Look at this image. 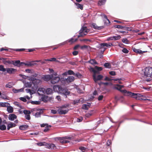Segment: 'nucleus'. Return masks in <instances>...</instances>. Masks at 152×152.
Masks as SVG:
<instances>
[{
	"label": "nucleus",
	"mask_w": 152,
	"mask_h": 152,
	"mask_svg": "<svg viewBox=\"0 0 152 152\" xmlns=\"http://www.w3.org/2000/svg\"><path fill=\"white\" fill-rule=\"evenodd\" d=\"M53 89L55 92H58L62 95H65L66 97H67V95L70 94V92L68 90L64 88L59 85H54L53 87Z\"/></svg>",
	"instance_id": "nucleus-1"
},
{
	"label": "nucleus",
	"mask_w": 152,
	"mask_h": 152,
	"mask_svg": "<svg viewBox=\"0 0 152 152\" xmlns=\"http://www.w3.org/2000/svg\"><path fill=\"white\" fill-rule=\"evenodd\" d=\"M123 92L126 93L127 96H131L134 98H135L136 99L139 100H142V97L143 96L140 94L132 93L130 92L127 91L126 90H124Z\"/></svg>",
	"instance_id": "nucleus-2"
},
{
	"label": "nucleus",
	"mask_w": 152,
	"mask_h": 152,
	"mask_svg": "<svg viewBox=\"0 0 152 152\" xmlns=\"http://www.w3.org/2000/svg\"><path fill=\"white\" fill-rule=\"evenodd\" d=\"M69 106L68 104L64 105L59 107L57 110V112L60 115H64L66 114L69 111L68 108Z\"/></svg>",
	"instance_id": "nucleus-3"
},
{
	"label": "nucleus",
	"mask_w": 152,
	"mask_h": 152,
	"mask_svg": "<svg viewBox=\"0 0 152 152\" xmlns=\"http://www.w3.org/2000/svg\"><path fill=\"white\" fill-rule=\"evenodd\" d=\"M89 31L87 29L86 27H82L81 29L79 31V35L78 36V38H79L80 37H83L87 34Z\"/></svg>",
	"instance_id": "nucleus-4"
},
{
	"label": "nucleus",
	"mask_w": 152,
	"mask_h": 152,
	"mask_svg": "<svg viewBox=\"0 0 152 152\" xmlns=\"http://www.w3.org/2000/svg\"><path fill=\"white\" fill-rule=\"evenodd\" d=\"M144 75L146 77H152V67H146L144 72Z\"/></svg>",
	"instance_id": "nucleus-5"
},
{
	"label": "nucleus",
	"mask_w": 152,
	"mask_h": 152,
	"mask_svg": "<svg viewBox=\"0 0 152 152\" xmlns=\"http://www.w3.org/2000/svg\"><path fill=\"white\" fill-rule=\"evenodd\" d=\"M29 80L32 81V83L35 86H37L40 84L41 83V81L39 79H36L32 77H30Z\"/></svg>",
	"instance_id": "nucleus-6"
},
{
	"label": "nucleus",
	"mask_w": 152,
	"mask_h": 152,
	"mask_svg": "<svg viewBox=\"0 0 152 152\" xmlns=\"http://www.w3.org/2000/svg\"><path fill=\"white\" fill-rule=\"evenodd\" d=\"M58 140L60 142L62 143H66L69 142V141L66 139L70 140L71 137L66 136L63 137H58Z\"/></svg>",
	"instance_id": "nucleus-7"
},
{
	"label": "nucleus",
	"mask_w": 152,
	"mask_h": 152,
	"mask_svg": "<svg viewBox=\"0 0 152 152\" xmlns=\"http://www.w3.org/2000/svg\"><path fill=\"white\" fill-rule=\"evenodd\" d=\"M53 77V75L52 74L45 75H43V77H41V78L45 81H48L50 80H51V79Z\"/></svg>",
	"instance_id": "nucleus-8"
},
{
	"label": "nucleus",
	"mask_w": 152,
	"mask_h": 152,
	"mask_svg": "<svg viewBox=\"0 0 152 152\" xmlns=\"http://www.w3.org/2000/svg\"><path fill=\"white\" fill-rule=\"evenodd\" d=\"M103 77V76L101 75H99L96 76L95 73L93 75V79L95 83H97L98 80H101Z\"/></svg>",
	"instance_id": "nucleus-9"
},
{
	"label": "nucleus",
	"mask_w": 152,
	"mask_h": 152,
	"mask_svg": "<svg viewBox=\"0 0 152 152\" xmlns=\"http://www.w3.org/2000/svg\"><path fill=\"white\" fill-rule=\"evenodd\" d=\"M37 94L40 96H43L45 94V89L43 88H39L37 90Z\"/></svg>",
	"instance_id": "nucleus-10"
},
{
	"label": "nucleus",
	"mask_w": 152,
	"mask_h": 152,
	"mask_svg": "<svg viewBox=\"0 0 152 152\" xmlns=\"http://www.w3.org/2000/svg\"><path fill=\"white\" fill-rule=\"evenodd\" d=\"M38 111L35 114V116L36 118H39L41 116V114H42L44 112V109H36Z\"/></svg>",
	"instance_id": "nucleus-11"
},
{
	"label": "nucleus",
	"mask_w": 152,
	"mask_h": 152,
	"mask_svg": "<svg viewBox=\"0 0 152 152\" xmlns=\"http://www.w3.org/2000/svg\"><path fill=\"white\" fill-rule=\"evenodd\" d=\"M60 78L59 77H53L51 80V83L53 84H55L58 83L60 80Z\"/></svg>",
	"instance_id": "nucleus-12"
},
{
	"label": "nucleus",
	"mask_w": 152,
	"mask_h": 152,
	"mask_svg": "<svg viewBox=\"0 0 152 152\" xmlns=\"http://www.w3.org/2000/svg\"><path fill=\"white\" fill-rule=\"evenodd\" d=\"M0 59L2 61V63L5 65H7V64H12V62L11 61L7 60V58H0Z\"/></svg>",
	"instance_id": "nucleus-13"
},
{
	"label": "nucleus",
	"mask_w": 152,
	"mask_h": 152,
	"mask_svg": "<svg viewBox=\"0 0 152 152\" xmlns=\"http://www.w3.org/2000/svg\"><path fill=\"white\" fill-rule=\"evenodd\" d=\"M6 70L7 71V73L11 74H14L16 71L17 70L13 68H7L6 69Z\"/></svg>",
	"instance_id": "nucleus-14"
},
{
	"label": "nucleus",
	"mask_w": 152,
	"mask_h": 152,
	"mask_svg": "<svg viewBox=\"0 0 152 152\" xmlns=\"http://www.w3.org/2000/svg\"><path fill=\"white\" fill-rule=\"evenodd\" d=\"M64 81H66L67 83L72 82L74 81L75 80V78L73 76H68L67 78L66 79L64 78H63Z\"/></svg>",
	"instance_id": "nucleus-15"
},
{
	"label": "nucleus",
	"mask_w": 152,
	"mask_h": 152,
	"mask_svg": "<svg viewBox=\"0 0 152 152\" xmlns=\"http://www.w3.org/2000/svg\"><path fill=\"white\" fill-rule=\"evenodd\" d=\"M113 45L111 43H101L99 45V48H103L104 47H110Z\"/></svg>",
	"instance_id": "nucleus-16"
},
{
	"label": "nucleus",
	"mask_w": 152,
	"mask_h": 152,
	"mask_svg": "<svg viewBox=\"0 0 152 152\" xmlns=\"http://www.w3.org/2000/svg\"><path fill=\"white\" fill-rule=\"evenodd\" d=\"M12 64L14 66H20L23 63V62H20V60H17L15 61H11Z\"/></svg>",
	"instance_id": "nucleus-17"
},
{
	"label": "nucleus",
	"mask_w": 152,
	"mask_h": 152,
	"mask_svg": "<svg viewBox=\"0 0 152 152\" xmlns=\"http://www.w3.org/2000/svg\"><path fill=\"white\" fill-rule=\"evenodd\" d=\"M17 118V116L15 114H10L9 115V119L10 121H13L15 119H16Z\"/></svg>",
	"instance_id": "nucleus-18"
},
{
	"label": "nucleus",
	"mask_w": 152,
	"mask_h": 152,
	"mask_svg": "<svg viewBox=\"0 0 152 152\" xmlns=\"http://www.w3.org/2000/svg\"><path fill=\"white\" fill-rule=\"evenodd\" d=\"M46 147L49 149H53L56 148V146L54 144L52 143L48 144L47 143Z\"/></svg>",
	"instance_id": "nucleus-19"
},
{
	"label": "nucleus",
	"mask_w": 152,
	"mask_h": 152,
	"mask_svg": "<svg viewBox=\"0 0 152 152\" xmlns=\"http://www.w3.org/2000/svg\"><path fill=\"white\" fill-rule=\"evenodd\" d=\"M135 52L139 54H142L143 53H144L147 52V51H142L140 49H137L135 48H133L132 49Z\"/></svg>",
	"instance_id": "nucleus-20"
},
{
	"label": "nucleus",
	"mask_w": 152,
	"mask_h": 152,
	"mask_svg": "<svg viewBox=\"0 0 152 152\" xmlns=\"http://www.w3.org/2000/svg\"><path fill=\"white\" fill-rule=\"evenodd\" d=\"M16 126V125L14 123L10 122V123L8 124L7 126V129L9 130L10 128L13 127H15Z\"/></svg>",
	"instance_id": "nucleus-21"
},
{
	"label": "nucleus",
	"mask_w": 152,
	"mask_h": 152,
	"mask_svg": "<svg viewBox=\"0 0 152 152\" xmlns=\"http://www.w3.org/2000/svg\"><path fill=\"white\" fill-rule=\"evenodd\" d=\"M92 27L94 29H97L98 30H100L102 28V26H98L96 25L94 23H93L92 24Z\"/></svg>",
	"instance_id": "nucleus-22"
},
{
	"label": "nucleus",
	"mask_w": 152,
	"mask_h": 152,
	"mask_svg": "<svg viewBox=\"0 0 152 152\" xmlns=\"http://www.w3.org/2000/svg\"><path fill=\"white\" fill-rule=\"evenodd\" d=\"M45 94L49 95L52 94L53 92L52 89L50 88H48L46 89H45Z\"/></svg>",
	"instance_id": "nucleus-23"
},
{
	"label": "nucleus",
	"mask_w": 152,
	"mask_h": 152,
	"mask_svg": "<svg viewBox=\"0 0 152 152\" xmlns=\"http://www.w3.org/2000/svg\"><path fill=\"white\" fill-rule=\"evenodd\" d=\"M9 105H10V104L8 102H1L0 103V106L1 107H7Z\"/></svg>",
	"instance_id": "nucleus-24"
},
{
	"label": "nucleus",
	"mask_w": 152,
	"mask_h": 152,
	"mask_svg": "<svg viewBox=\"0 0 152 152\" xmlns=\"http://www.w3.org/2000/svg\"><path fill=\"white\" fill-rule=\"evenodd\" d=\"M87 62L90 63L92 64H97L98 63L94 59H91Z\"/></svg>",
	"instance_id": "nucleus-25"
},
{
	"label": "nucleus",
	"mask_w": 152,
	"mask_h": 152,
	"mask_svg": "<svg viewBox=\"0 0 152 152\" xmlns=\"http://www.w3.org/2000/svg\"><path fill=\"white\" fill-rule=\"evenodd\" d=\"M96 70H95L94 69H93V71L95 74L97 73V72L101 71L102 69V67H96Z\"/></svg>",
	"instance_id": "nucleus-26"
},
{
	"label": "nucleus",
	"mask_w": 152,
	"mask_h": 152,
	"mask_svg": "<svg viewBox=\"0 0 152 152\" xmlns=\"http://www.w3.org/2000/svg\"><path fill=\"white\" fill-rule=\"evenodd\" d=\"M7 110L8 113H12L13 112V108L10 105L8 106L7 108Z\"/></svg>",
	"instance_id": "nucleus-27"
},
{
	"label": "nucleus",
	"mask_w": 152,
	"mask_h": 152,
	"mask_svg": "<svg viewBox=\"0 0 152 152\" xmlns=\"http://www.w3.org/2000/svg\"><path fill=\"white\" fill-rule=\"evenodd\" d=\"M121 80V79H111L107 77H105V78L104 79V80H106V81H110L111 80H114L115 81H117V80H118L120 81Z\"/></svg>",
	"instance_id": "nucleus-28"
},
{
	"label": "nucleus",
	"mask_w": 152,
	"mask_h": 152,
	"mask_svg": "<svg viewBox=\"0 0 152 152\" xmlns=\"http://www.w3.org/2000/svg\"><path fill=\"white\" fill-rule=\"evenodd\" d=\"M106 0H99L98 2V4L99 6L103 5L105 4Z\"/></svg>",
	"instance_id": "nucleus-29"
},
{
	"label": "nucleus",
	"mask_w": 152,
	"mask_h": 152,
	"mask_svg": "<svg viewBox=\"0 0 152 152\" xmlns=\"http://www.w3.org/2000/svg\"><path fill=\"white\" fill-rule=\"evenodd\" d=\"M75 4L77 6V9H80L82 10L83 9V5L78 4L77 3H75Z\"/></svg>",
	"instance_id": "nucleus-30"
},
{
	"label": "nucleus",
	"mask_w": 152,
	"mask_h": 152,
	"mask_svg": "<svg viewBox=\"0 0 152 152\" xmlns=\"http://www.w3.org/2000/svg\"><path fill=\"white\" fill-rule=\"evenodd\" d=\"M30 77H37L39 78H41V76L40 75H38L37 73L35 72L33 73V75H32Z\"/></svg>",
	"instance_id": "nucleus-31"
},
{
	"label": "nucleus",
	"mask_w": 152,
	"mask_h": 152,
	"mask_svg": "<svg viewBox=\"0 0 152 152\" xmlns=\"http://www.w3.org/2000/svg\"><path fill=\"white\" fill-rule=\"evenodd\" d=\"M90 105V104H83V105L82 107L83 109L88 110Z\"/></svg>",
	"instance_id": "nucleus-32"
},
{
	"label": "nucleus",
	"mask_w": 152,
	"mask_h": 152,
	"mask_svg": "<svg viewBox=\"0 0 152 152\" xmlns=\"http://www.w3.org/2000/svg\"><path fill=\"white\" fill-rule=\"evenodd\" d=\"M24 86L26 87H30L32 86V82H26L24 84Z\"/></svg>",
	"instance_id": "nucleus-33"
},
{
	"label": "nucleus",
	"mask_w": 152,
	"mask_h": 152,
	"mask_svg": "<svg viewBox=\"0 0 152 152\" xmlns=\"http://www.w3.org/2000/svg\"><path fill=\"white\" fill-rule=\"evenodd\" d=\"M28 127V126L26 125L21 126L19 127V129L21 130H24Z\"/></svg>",
	"instance_id": "nucleus-34"
},
{
	"label": "nucleus",
	"mask_w": 152,
	"mask_h": 152,
	"mask_svg": "<svg viewBox=\"0 0 152 152\" xmlns=\"http://www.w3.org/2000/svg\"><path fill=\"white\" fill-rule=\"evenodd\" d=\"M47 143L45 142H39L37 143V145L39 146L45 145L46 146Z\"/></svg>",
	"instance_id": "nucleus-35"
},
{
	"label": "nucleus",
	"mask_w": 152,
	"mask_h": 152,
	"mask_svg": "<svg viewBox=\"0 0 152 152\" xmlns=\"http://www.w3.org/2000/svg\"><path fill=\"white\" fill-rule=\"evenodd\" d=\"M42 97V101L45 102H46L48 101V97L47 96H43Z\"/></svg>",
	"instance_id": "nucleus-36"
},
{
	"label": "nucleus",
	"mask_w": 152,
	"mask_h": 152,
	"mask_svg": "<svg viewBox=\"0 0 152 152\" xmlns=\"http://www.w3.org/2000/svg\"><path fill=\"white\" fill-rule=\"evenodd\" d=\"M90 47L89 46L85 45L80 46L81 49L82 50H83L85 49H88V48Z\"/></svg>",
	"instance_id": "nucleus-37"
},
{
	"label": "nucleus",
	"mask_w": 152,
	"mask_h": 152,
	"mask_svg": "<svg viewBox=\"0 0 152 152\" xmlns=\"http://www.w3.org/2000/svg\"><path fill=\"white\" fill-rule=\"evenodd\" d=\"M120 86H121V85H116V86L115 87V88L116 89H117L119 91L121 92H123V90H121V88Z\"/></svg>",
	"instance_id": "nucleus-38"
},
{
	"label": "nucleus",
	"mask_w": 152,
	"mask_h": 152,
	"mask_svg": "<svg viewBox=\"0 0 152 152\" xmlns=\"http://www.w3.org/2000/svg\"><path fill=\"white\" fill-rule=\"evenodd\" d=\"M104 66L106 68H110L111 67V65L109 63H106L104 64Z\"/></svg>",
	"instance_id": "nucleus-39"
},
{
	"label": "nucleus",
	"mask_w": 152,
	"mask_h": 152,
	"mask_svg": "<svg viewBox=\"0 0 152 152\" xmlns=\"http://www.w3.org/2000/svg\"><path fill=\"white\" fill-rule=\"evenodd\" d=\"M114 40H118L121 38V36L119 35L113 36Z\"/></svg>",
	"instance_id": "nucleus-40"
},
{
	"label": "nucleus",
	"mask_w": 152,
	"mask_h": 152,
	"mask_svg": "<svg viewBox=\"0 0 152 152\" xmlns=\"http://www.w3.org/2000/svg\"><path fill=\"white\" fill-rule=\"evenodd\" d=\"M5 68H4V66L2 65H0V71L4 72L6 71Z\"/></svg>",
	"instance_id": "nucleus-41"
},
{
	"label": "nucleus",
	"mask_w": 152,
	"mask_h": 152,
	"mask_svg": "<svg viewBox=\"0 0 152 152\" xmlns=\"http://www.w3.org/2000/svg\"><path fill=\"white\" fill-rule=\"evenodd\" d=\"M31 103L34 104H39L40 103V102L39 101H32L31 102Z\"/></svg>",
	"instance_id": "nucleus-42"
},
{
	"label": "nucleus",
	"mask_w": 152,
	"mask_h": 152,
	"mask_svg": "<svg viewBox=\"0 0 152 152\" xmlns=\"http://www.w3.org/2000/svg\"><path fill=\"white\" fill-rule=\"evenodd\" d=\"M6 127L4 125H0V129L2 130H4L6 129Z\"/></svg>",
	"instance_id": "nucleus-43"
},
{
	"label": "nucleus",
	"mask_w": 152,
	"mask_h": 152,
	"mask_svg": "<svg viewBox=\"0 0 152 152\" xmlns=\"http://www.w3.org/2000/svg\"><path fill=\"white\" fill-rule=\"evenodd\" d=\"M101 15L102 17H104V18H105L106 20L108 21V23H110V22L109 20L107 18V17L106 15L104 14H102Z\"/></svg>",
	"instance_id": "nucleus-44"
},
{
	"label": "nucleus",
	"mask_w": 152,
	"mask_h": 152,
	"mask_svg": "<svg viewBox=\"0 0 152 152\" xmlns=\"http://www.w3.org/2000/svg\"><path fill=\"white\" fill-rule=\"evenodd\" d=\"M14 51H21L24 50L25 49L24 48H21V49H12Z\"/></svg>",
	"instance_id": "nucleus-45"
},
{
	"label": "nucleus",
	"mask_w": 152,
	"mask_h": 152,
	"mask_svg": "<svg viewBox=\"0 0 152 152\" xmlns=\"http://www.w3.org/2000/svg\"><path fill=\"white\" fill-rule=\"evenodd\" d=\"M123 29L127 30L128 31H131V29L130 28L127 27L123 26Z\"/></svg>",
	"instance_id": "nucleus-46"
},
{
	"label": "nucleus",
	"mask_w": 152,
	"mask_h": 152,
	"mask_svg": "<svg viewBox=\"0 0 152 152\" xmlns=\"http://www.w3.org/2000/svg\"><path fill=\"white\" fill-rule=\"evenodd\" d=\"M79 149L80 150L83 152H85V151L86 150L87 148L84 147H81L79 148Z\"/></svg>",
	"instance_id": "nucleus-47"
},
{
	"label": "nucleus",
	"mask_w": 152,
	"mask_h": 152,
	"mask_svg": "<svg viewBox=\"0 0 152 152\" xmlns=\"http://www.w3.org/2000/svg\"><path fill=\"white\" fill-rule=\"evenodd\" d=\"M19 76L21 77H22L24 79H27V78H28V79H29V77H28V76H26V75H21V74H20L19 75Z\"/></svg>",
	"instance_id": "nucleus-48"
},
{
	"label": "nucleus",
	"mask_w": 152,
	"mask_h": 152,
	"mask_svg": "<svg viewBox=\"0 0 152 152\" xmlns=\"http://www.w3.org/2000/svg\"><path fill=\"white\" fill-rule=\"evenodd\" d=\"M25 90L27 93H29L30 95H31L33 94L31 90L30 89L27 88Z\"/></svg>",
	"instance_id": "nucleus-49"
},
{
	"label": "nucleus",
	"mask_w": 152,
	"mask_h": 152,
	"mask_svg": "<svg viewBox=\"0 0 152 152\" xmlns=\"http://www.w3.org/2000/svg\"><path fill=\"white\" fill-rule=\"evenodd\" d=\"M67 73L69 75H74L75 73L72 70H69L67 71Z\"/></svg>",
	"instance_id": "nucleus-50"
},
{
	"label": "nucleus",
	"mask_w": 152,
	"mask_h": 152,
	"mask_svg": "<svg viewBox=\"0 0 152 152\" xmlns=\"http://www.w3.org/2000/svg\"><path fill=\"white\" fill-rule=\"evenodd\" d=\"M23 113L25 114V115H26L27 114H30L31 112L29 111L24 110H23Z\"/></svg>",
	"instance_id": "nucleus-51"
},
{
	"label": "nucleus",
	"mask_w": 152,
	"mask_h": 152,
	"mask_svg": "<svg viewBox=\"0 0 152 152\" xmlns=\"http://www.w3.org/2000/svg\"><path fill=\"white\" fill-rule=\"evenodd\" d=\"M41 126L42 127H45L46 126L47 127H51V126H50V125L48 126V125L47 124H41Z\"/></svg>",
	"instance_id": "nucleus-52"
},
{
	"label": "nucleus",
	"mask_w": 152,
	"mask_h": 152,
	"mask_svg": "<svg viewBox=\"0 0 152 152\" xmlns=\"http://www.w3.org/2000/svg\"><path fill=\"white\" fill-rule=\"evenodd\" d=\"M122 51L124 53H127L129 52V50L126 48H124L122 50Z\"/></svg>",
	"instance_id": "nucleus-53"
},
{
	"label": "nucleus",
	"mask_w": 152,
	"mask_h": 152,
	"mask_svg": "<svg viewBox=\"0 0 152 152\" xmlns=\"http://www.w3.org/2000/svg\"><path fill=\"white\" fill-rule=\"evenodd\" d=\"M20 99L24 102H26L27 101L26 98L25 97H20Z\"/></svg>",
	"instance_id": "nucleus-54"
},
{
	"label": "nucleus",
	"mask_w": 152,
	"mask_h": 152,
	"mask_svg": "<svg viewBox=\"0 0 152 152\" xmlns=\"http://www.w3.org/2000/svg\"><path fill=\"white\" fill-rule=\"evenodd\" d=\"M74 75L76 76V77H80L82 76V75L79 73H75Z\"/></svg>",
	"instance_id": "nucleus-55"
},
{
	"label": "nucleus",
	"mask_w": 152,
	"mask_h": 152,
	"mask_svg": "<svg viewBox=\"0 0 152 152\" xmlns=\"http://www.w3.org/2000/svg\"><path fill=\"white\" fill-rule=\"evenodd\" d=\"M25 118L28 120H29L30 119V116L29 114H27L25 115Z\"/></svg>",
	"instance_id": "nucleus-56"
},
{
	"label": "nucleus",
	"mask_w": 152,
	"mask_h": 152,
	"mask_svg": "<svg viewBox=\"0 0 152 152\" xmlns=\"http://www.w3.org/2000/svg\"><path fill=\"white\" fill-rule=\"evenodd\" d=\"M67 43V41H65L64 42H63L62 43H61L59 44L58 45V46H60L61 45H64Z\"/></svg>",
	"instance_id": "nucleus-57"
},
{
	"label": "nucleus",
	"mask_w": 152,
	"mask_h": 152,
	"mask_svg": "<svg viewBox=\"0 0 152 152\" xmlns=\"http://www.w3.org/2000/svg\"><path fill=\"white\" fill-rule=\"evenodd\" d=\"M109 74L112 76H114L116 75L115 72L113 71H111L109 72Z\"/></svg>",
	"instance_id": "nucleus-58"
},
{
	"label": "nucleus",
	"mask_w": 152,
	"mask_h": 152,
	"mask_svg": "<svg viewBox=\"0 0 152 152\" xmlns=\"http://www.w3.org/2000/svg\"><path fill=\"white\" fill-rule=\"evenodd\" d=\"M67 42H69L72 43L74 42V39L73 38H72L71 39L67 40Z\"/></svg>",
	"instance_id": "nucleus-59"
},
{
	"label": "nucleus",
	"mask_w": 152,
	"mask_h": 152,
	"mask_svg": "<svg viewBox=\"0 0 152 152\" xmlns=\"http://www.w3.org/2000/svg\"><path fill=\"white\" fill-rule=\"evenodd\" d=\"M12 91L14 93H16L19 92L18 89H17L15 88H14L12 89Z\"/></svg>",
	"instance_id": "nucleus-60"
},
{
	"label": "nucleus",
	"mask_w": 152,
	"mask_h": 152,
	"mask_svg": "<svg viewBox=\"0 0 152 152\" xmlns=\"http://www.w3.org/2000/svg\"><path fill=\"white\" fill-rule=\"evenodd\" d=\"M22 64H24L25 65H27L28 66H31L32 65V64H31V63L30 62H28L26 63H25L23 62V63Z\"/></svg>",
	"instance_id": "nucleus-61"
},
{
	"label": "nucleus",
	"mask_w": 152,
	"mask_h": 152,
	"mask_svg": "<svg viewBox=\"0 0 152 152\" xmlns=\"http://www.w3.org/2000/svg\"><path fill=\"white\" fill-rule=\"evenodd\" d=\"M115 28H121L123 29V26L120 25H115L114 26Z\"/></svg>",
	"instance_id": "nucleus-62"
},
{
	"label": "nucleus",
	"mask_w": 152,
	"mask_h": 152,
	"mask_svg": "<svg viewBox=\"0 0 152 152\" xmlns=\"http://www.w3.org/2000/svg\"><path fill=\"white\" fill-rule=\"evenodd\" d=\"M57 110L56 111L55 110H52L51 111V113L53 114H56L57 113Z\"/></svg>",
	"instance_id": "nucleus-63"
},
{
	"label": "nucleus",
	"mask_w": 152,
	"mask_h": 152,
	"mask_svg": "<svg viewBox=\"0 0 152 152\" xmlns=\"http://www.w3.org/2000/svg\"><path fill=\"white\" fill-rule=\"evenodd\" d=\"M78 52L77 51H74L72 52V54L74 56H76L78 54Z\"/></svg>",
	"instance_id": "nucleus-64"
}]
</instances>
